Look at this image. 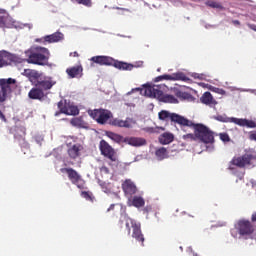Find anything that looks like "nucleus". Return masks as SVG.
Wrapping results in <instances>:
<instances>
[{"label":"nucleus","mask_w":256,"mask_h":256,"mask_svg":"<svg viewBox=\"0 0 256 256\" xmlns=\"http://www.w3.org/2000/svg\"><path fill=\"white\" fill-rule=\"evenodd\" d=\"M185 127L193 129L194 133H196L197 141L205 143V145H213V143H215V133L211 129H209V127L205 126V124H195L193 123V121L187 119V122L184 123V126L182 128V130L187 133Z\"/></svg>","instance_id":"obj_1"},{"label":"nucleus","mask_w":256,"mask_h":256,"mask_svg":"<svg viewBox=\"0 0 256 256\" xmlns=\"http://www.w3.org/2000/svg\"><path fill=\"white\" fill-rule=\"evenodd\" d=\"M90 61L101 66L106 65L115 67V69H119L120 71H133L135 68L143 67V61L137 62L136 64H130L127 62L115 60L109 56H94L90 59Z\"/></svg>","instance_id":"obj_2"},{"label":"nucleus","mask_w":256,"mask_h":256,"mask_svg":"<svg viewBox=\"0 0 256 256\" xmlns=\"http://www.w3.org/2000/svg\"><path fill=\"white\" fill-rule=\"evenodd\" d=\"M27 63L30 65H39L40 67H45V65H49V59L51 57V52L49 49L41 46L32 47L28 51L27 55Z\"/></svg>","instance_id":"obj_3"},{"label":"nucleus","mask_w":256,"mask_h":256,"mask_svg":"<svg viewBox=\"0 0 256 256\" xmlns=\"http://www.w3.org/2000/svg\"><path fill=\"white\" fill-rule=\"evenodd\" d=\"M144 95H146V97L158 98L162 103H179V100L175 96L163 94V91L159 90V86L146 85Z\"/></svg>","instance_id":"obj_4"},{"label":"nucleus","mask_w":256,"mask_h":256,"mask_svg":"<svg viewBox=\"0 0 256 256\" xmlns=\"http://www.w3.org/2000/svg\"><path fill=\"white\" fill-rule=\"evenodd\" d=\"M88 115H90V117L93 118L94 121L99 125H105L109 119L113 118V113L103 108L90 110L88 111Z\"/></svg>","instance_id":"obj_5"},{"label":"nucleus","mask_w":256,"mask_h":256,"mask_svg":"<svg viewBox=\"0 0 256 256\" xmlns=\"http://www.w3.org/2000/svg\"><path fill=\"white\" fill-rule=\"evenodd\" d=\"M17 83L13 78L0 79V103H5L9 95H11V87Z\"/></svg>","instance_id":"obj_6"},{"label":"nucleus","mask_w":256,"mask_h":256,"mask_svg":"<svg viewBox=\"0 0 256 256\" xmlns=\"http://www.w3.org/2000/svg\"><path fill=\"white\" fill-rule=\"evenodd\" d=\"M158 117L160 121H172V123H177V125H180V127L183 129L184 125L187 123V118L177 114V113H171L167 110H162L158 113Z\"/></svg>","instance_id":"obj_7"},{"label":"nucleus","mask_w":256,"mask_h":256,"mask_svg":"<svg viewBox=\"0 0 256 256\" xmlns=\"http://www.w3.org/2000/svg\"><path fill=\"white\" fill-rule=\"evenodd\" d=\"M254 159L255 157L252 154H244L242 156L234 157L230 161L228 169H230V171H233L232 165H234L235 167H239V169H243L244 167H247V165H251V161Z\"/></svg>","instance_id":"obj_8"},{"label":"nucleus","mask_w":256,"mask_h":256,"mask_svg":"<svg viewBox=\"0 0 256 256\" xmlns=\"http://www.w3.org/2000/svg\"><path fill=\"white\" fill-rule=\"evenodd\" d=\"M236 229L242 237H245L247 235H253L255 233V227L251 223V221L246 219H241L236 224Z\"/></svg>","instance_id":"obj_9"},{"label":"nucleus","mask_w":256,"mask_h":256,"mask_svg":"<svg viewBox=\"0 0 256 256\" xmlns=\"http://www.w3.org/2000/svg\"><path fill=\"white\" fill-rule=\"evenodd\" d=\"M99 149L103 157H106V159H109V161H112L113 163L117 161V152H115V149L111 145H109L107 141L101 140L99 144Z\"/></svg>","instance_id":"obj_10"},{"label":"nucleus","mask_w":256,"mask_h":256,"mask_svg":"<svg viewBox=\"0 0 256 256\" xmlns=\"http://www.w3.org/2000/svg\"><path fill=\"white\" fill-rule=\"evenodd\" d=\"M159 81H189V77L183 72H176L173 74H163L155 78V82Z\"/></svg>","instance_id":"obj_11"},{"label":"nucleus","mask_w":256,"mask_h":256,"mask_svg":"<svg viewBox=\"0 0 256 256\" xmlns=\"http://www.w3.org/2000/svg\"><path fill=\"white\" fill-rule=\"evenodd\" d=\"M12 63H21V58L7 51H0V68Z\"/></svg>","instance_id":"obj_12"},{"label":"nucleus","mask_w":256,"mask_h":256,"mask_svg":"<svg viewBox=\"0 0 256 256\" xmlns=\"http://www.w3.org/2000/svg\"><path fill=\"white\" fill-rule=\"evenodd\" d=\"M61 173H66L68 175V179L71 181L73 185H76L78 189H84L83 184H79L81 181V175L73 169V168H62L60 169Z\"/></svg>","instance_id":"obj_13"},{"label":"nucleus","mask_w":256,"mask_h":256,"mask_svg":"<svg viewBox=\"0 0 256 256\" xmlns=\"http://www.w3.org/2000/svg\"><path fill=\"white\" fill-rule=\"evenodd\" d=\"M58 109L60 113H64V115H79V108L67 103V100L58 102Z\"/></svg>","instance_id":"obj_14"},{"label":"nucleus","mask_w":256,"mask_h":256,"mask_svg":"<svg viewBox=\"0 0 256 256\" xmlns=\"http://www.w3.org/2000/svg\"><path fill=\"white\" fill-rule=\"evenodd\" d=\"M23 75L24 77H27L28 81H30V83H32V85H34L35 87L39 85V82L42 79L41 77H43V74L33 69H24Z\"/></svg>","instance_id":"obj_15"},{"label":"nucleus","mask_w":256,"mask_h":256,"mask_svg":"<svg viewBox=\"0 0 256 256\" xmlns=\"http://www.w3.org/2000/svg\"><path fill=\"white\" fill-rule=\"evenodd\" d=\"M64 35L61 32H56L51 35L44 36L41 39H37V42L43 43V45H47V43H59V41H63Z\"/></svg>","instance_id":"obj_16"},{"label":"nucleus","mask_w":256,"mask_h":256,"mask_svg":"<svg viewBox=\"0 0 256 256\" xmlns=\"http://www.w3.org/2000/svg\"><path fill=\"white\" fill-rule=\"evenodd\" d=\"M26 135L27 132L24 127H17L15 129L14 139L17 141V143H19L20 147H27L29 145L27 140H25Z\"/></svg>","instance_id":"obj_17"},{"label":"nucleus","mask_w":256,"mask_h":256,"mask_svg":"<svg viewBox=\"0 0 256 256\" xmlns=\"http://www.w3.org/2000/svg\"><path fill=\"white\" fill-rule=\"evenodd\" d=\"M230 123H234L235 125H238L239 127H248V129H255L256 122L253 120L243 119V118H229Z\"/></svg>","instance_id":"obj_18"},{"label":"nucleus","mask_w":256,"mask_h":256,"mask_svg":"<svg viewBox=\"0 0 256 256\" xmlns=\"http://www.w3.org/2000/svg\"><path fill=\"white\" fill-rule=\"evenodd\" d=\"M54 85H57V81L51 77H44V79H40L36 87L40 88L41 91H49V89H53Z\"/></svg>","instance_id":"obj_19"},{"label":"nucleus","mask_w":256,"mask_h":256,"mask_svg":"<svg viewBox=\"0 0 256 256\" xmlns=\"http://www.w3.org/2000/svg\"><path fill=\"white\" fill-rule=\"evenodd\" d=\"M122 190L124 191L126 197H131L137 193V186L135 183H133V181L126 180L122 183Z\"/></svg>","instance_id":"obj_20"},{"label":"nucleus","mask_w":256,"mask_h":256,"mask_svg":"<svg viewBox=\"0 0 256 256\" xmlns=\"http://www.w3.org/2000/svg\"><path fill=\"white\" fill-rule=\"evenodd\" d=\"M132 237L136 239L139 243H141L142 247L145 245V236L141 231V223H137L136 226L132 229Z\"/></svg>","instance_id":"obj_21"},{"label":"nucleus","mask_w":256,"mask_h":256,"mask_svg":"<svg viewBox=\"0 0 256 256\" xmlns=\"http://www.w3.org/2000/svg\"><path fill=\"white\" fill-rule=\"evenodd\" d=\"M125 143L131 147H143V145H147V140L141 137H126Z\"/></svg>","instance_id":"obj_22"},{"label":"nucleus","mask_w":256,"mask_h":256,"mask_svg":"<svg viewBox=\"0 0 256 256\" xmlns=\"http://www.w3.org/2000/svg\"><path fill=\"white\" fill-rule=\"evenodd\" d=\"M81 151H83V145L77 143L73 144L68 148V155L70 159H77L81 156Z\"/></svg>","instance_id":"obj_23"},{"label":"nucleus","mask_w":256,"mask_h":256,"mask_svg":"<svg viewBox=\"0 0 256 256\" xmlns=\"http://www.w3.org/2000/svg\"><path fill=\"white\" fill-rule=\"evenodd\" d=\"M66 73L70 79L83 76V66H73L66 69Z\"/></svg>","instance_id":"obj_24"},{"label":"nucleus","mask_w":256,"mask_h":256,"mask_svg":"<svg viewBox=\"0 0 256 256\" xmlns=\"http://www.w3.org/2000/svg\"><path fill=\"white\" fill-rule=\"evenodd\" d=\"M172 91L175 97L180 99V101H191V99H193V95H191V93L185 92L179 88H174Z\"/></svg>","instance_id":"obj_25"},{"label":"nucleus","mask_w":256,"mask_h":256,"mask_svg":"<svg viewBox=\"0 0 256 256\" xmlns=\"http://www.w3.org/2000/svg\"><path fill=\"white\" fill-rule=\"evenodd\" d=\"M200 101L201 103H203V105H208L209 107H213V105H217V100L213 98V95L211 94V92H205L201 96Z\"/></svg>","instance_id":"obj_26"},{"label":"nucleus","mask_w":256,"mask_h":256,"mask_svg":"<svg viewBox=\"0 0 256 256\" xmlns=\"http://www.w3.org/2000/svg\"><path fill=\"white\" fill-rule=\"evenodd\" d=\"M28 97L30 99L41 100L45 97V93L40 88H32L28 93Z\"/></svg>","instance_id":"obj_27"},{"label":"nucleus","mask_w":256,"mask_h":256,"mask_svg":"<svg viewBox=\"0 0 256 256\" xmlns=\"http://www.w3.org/2000/svg\"><path fill=\"white\" fill-rule=\"evenodd\" d=\"M106 137H108V139H111V141H114V143H125L126 141V137H123L122 135L111 131L106 132Z\"/></svg>","instance_id":"obj_28"},{"label":"nucleus","mask_w":256,"mask_h":256,"mask_svg":"<svg viewBox=\"0 0 256 256\" xmlns=\"http://www.w3.org/2000/svg\"><path fill=\"white\" fill-rule=\"evenodd\" d=\"M110 125H112L113 127H124L126 129L131 128V122H129L128 120H121L118 118L111 120Z\"/></svg>","instance_id":"obj_29"},{"label":"nucleus","mask_w":256,"mask_h":256,"mask_svg":"<svg viewBox=\"0 0 256 256\" xmlns=\"http://www.w3.org/2000/svg\"><path fill=\"white\" fill-rule=\"evenodd\" d=\"M174 139L175 136L169 132H165L159 137L161 145H169V143H173Z\"/></svg>","instance_id":"obj_30"},{"label":"nucleus","mask_w":256,"mask_h":256,"mask_svg":"<svg viewBox=\"0 0 256 256\" xmlns=\"http://www.w3.org/2000/svg\"><path fill=\"white\" fill-rule=\"evenodd\" d=\"M155 155L158 159V161H163V159H167L169 157V152L167 151V148L160 147L156 149Z\"/></svg>","instance_id":"obj_31"},{"label":"nucleus","mask_w":256,"mask_h":256,"mask_svg":"<svg viewBox=\"0 0 256 256\" xmlns=\"http://www.w3.org/2000/svg\"><path fill=\"white\" fill-rule=\"evenodd\" d=\"M9 23V14L4 9H0V27L5 28Z\"/></svg>","instance_id":"obj_32"},{"label":"nucleus","mask_w":256,"mask_h":256,"mask_svg":"<svg viewBox=\"0 0 256 256\" xmlns=\"http://www.w3.org/2000/svg\"><path fill=\"white\" fill-rule=\"evenodd\" d=\"M125 225H126V229L128 231V235H131V228L132 230L134 229L135 226H137V224L139 222H137L136 220H134L133 218L131 217H126L125 219Z\"/></svg>","instance_id":"obj_33"},{"label":"nucleus","mask_w":256,"mask_h":256,"mask_svg":"<svg viewBox=\"0 0 256 256\" xmlns=\"http://www.w3.org/2000/svg\"><path fill=\"white\" fill-rule=\"evenodd\" d=\"M132 205L139 209L140 207H145V199L141 196H134L132 198Z\"/></svg>","instance_id":"obj_34"},{"label":"nucleus","mask_w":256,"mask_h":256,"mask_svg":"<svg viewBox=\"0 0 256 256\" xmlns=\"http://www.w3.org/2000/svg\"><path fill=\"white\" fill-rule=\"evenodd\" d=\"M205 5L207 7H211V9H219L220 11H223V9H225V7H223V4H221V2H216L213 0L206 1Z\"/></svg>","instance_id":"obj_35"},{"label":"nucleus","mask_w":256,"mask_h":256,"mask_svg":"<svg viewBox=\"0 0 256 256\" xmlns=\"http://www.w3.org/2000/svg\"><path fill=\"white\" fill-rule=\"evenodd\" d=\"M70 123L73 127H83L85 125V122L81 118H72Z\"/></svg>","instance_id":"obj_36"},{"label":"nucleus","mask_w":256,"mask_h":256,"mask_svg":"<svg viewBox=\"0 0 256 256\" xmlns=\"http://www.w3.org/2000/svg\"><path fill=\"white\" fill-rule=\"evenodd\" d=\"M184 141H197V133H188L182 136Z\"/></svg>","instance_id":"obj_37"},{"label":"nucleus","mask_w":256,"mask_h":256,"mask_svg":"<svg viewBox=\"0 0 256 256\" xmlns=\"http://www.w3.org/2000/svg\"><path fill=\"white\" fill-rule=\"evenodd\" d=\"M219 137L223 141V143H229V141H231V137H229V134L227 133H220Z\"/></svg>","instance_id":"obj_38"},{"label":"nucleus","mask_w":256,"mask_h":256,"mask_svg":"<svg viewBox=\"0 0 256 256\" xmlns=\"http://www.w3.org/2000/svg\"><path fill=\"white\" fill-rule=\"evenodd\" d=\"M81 197L86 199V201H91V194L89 192H87V191L81 192Z\"/></svg>","instance_id":"obj_39"},{"label":"nucleus","mask_w":256,"mask_h":256,"mask_svg":"<svg viewBox=\"0 0 256 256\" xmlns=\"http://www.w3.org/2000/svg\"><path fill=\"white\" fill-rule=\"evenodd\" d=\"M100 171L101 173H105V175H109V168L107 166H102Z\"/></svg>","instance_id":"obj_40"},{"label":"nucleus","mask_w":256,"mask_h":256,"mask_svg":"<svg viewBox=\"0 0 256 256\" xmlns=\"http://www.w3.org/2000/svg\"><path fill=\"white\" fill-rule=\"evenodd\" d=\"M0 119L4 123H7V117H5V114H3V112L1 110H0Z\"/></svg>","instance_id":"obj_41"},{"label":"nucleus","mask_w":256,"mask_h":256,"mask_svg":"<svg viewBox=\"0 0 256 256\" xmlns=\"http://www.w3.org/2000/svg\"><path fill=\"white\" fill-rule=\"evenodd\" d=\"M249 139H250L251 141H256V131L250 133Z\"/></svg>","instance_id":"obj_42"},{"label":"nucleus","mask_w":256,"mask_h":256,"mask_svg":"<svg viewBox=\"0 0 256 256\" xmlns=\"http://www.w3.org/2000/svg\"><path fill=\"white\" fill-rule=\"evenodd\" d=\"M249 29L256 32V25L255 24H248Z\"/></svg>","instance_id":"obj_43"},{"label":"nucleus","mask_w":256,"mask_h":256,"mask_svg":"<svg viewBox=\"0 0 256 256\" xmlns=\"http://www.w3.org/2000/svg\"><path fill=\"white\" fill-rule=\"evenodd\" d=\"M217 93H219V95H225V90H223V89H219V88H217V91H216Z\"/></svg>","instance_id":"obj_44"},{"label":"nucleus","mask_w":256,"mask_h":256,"mask_svg":"<svg viewBox=\"0 0 256 256\" xmlns=\"http://www.w3.org/2000/svg\"><path fill=\"white\" fill-rule=\"evenodd\" d=\"M71 57H79V53L77 51L70 53Z\"/></svg>","instance_id":"obj_45"},{"label":"nucleus","mask_w":256,"mask_h":256,"mask_svg":"<svg viewBox=\"0 0 256 256\" xmlns=\"http://www.w3.org/2000/svg\"><path fill=\"white\" fill-rule=\"evenodd\" d=\"M251 221L256 222V212L252 214Z\"/></svg>","instance_id":"obj_46"},{"label":"nucleus","mask_w":256,"mask_h":256,"mask_svg":"<svg viewBox=\"0 0 256 256\" xmlns=\"http://www.w3.org/2000/svg\"><path fill=\"white\" fill-rule=\"evenodd\" d=\"M232 23L233 25H241V22L239 20H233Z\"/></svg>","instance_id":"obj_47"},{"label":"nucleus","mask_w":256,"mask_h":256,"mask_svg":"<svg viewBox=\"0 0 256 256\" xmlns=\"http://www.w3.org/2000/svg\"><path fill=\"white\" fill-rule=\"evenodd\" d=\"M113 207H115V205H111L110 208L108 209V211H111V209H113Z\"/></svg>","instance_id":"obj_48"},{"label":"nucleus","mask_w":256,"mask_h":256,"mask_svg":"<svg viewBox=\"0 0 256 256\" xmlns=\"http://www.w3.org/2000/svg\"><path fill=\"white\" fill-rule=\"evenodd\" d=\"M121 225H123V221L120 220Z\"/></svg>","instance_id":"obj_49"}]
</instances>
